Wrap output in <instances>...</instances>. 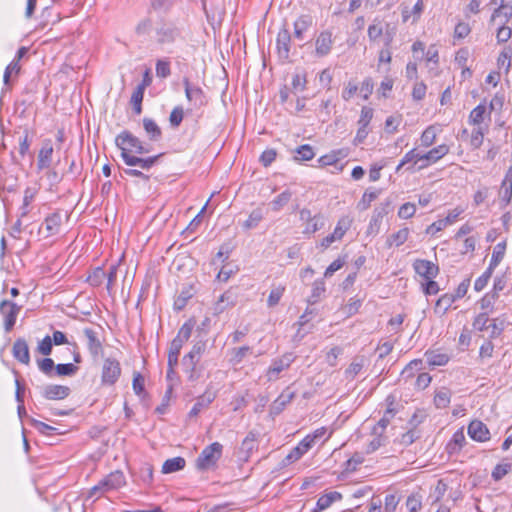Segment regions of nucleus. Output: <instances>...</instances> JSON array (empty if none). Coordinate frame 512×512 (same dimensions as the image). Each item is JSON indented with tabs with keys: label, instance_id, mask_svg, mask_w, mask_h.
<instances>
[{
	"label": "nucleus",
	"instance_id": "6e6552de",
	"mask_svg": "<svg viewBox=\"0 0 512 512\" xmlns=\"http://www.w3.org/2000/svg\"><path fill=\"white\" fill-rule=\"evenodd\" d=\"M205 349V342L198 341L193 345L191 351L183 357L182 364L187 371H190L191 373L195 371L196 365L200 361Z\"/></svg>",
	"mask_w": 512,
	"mask_h": 512
},
{
	"label": "nucleus",
	"instance_id": "0e129e2a",
	"mask_svg": "<svg viewBox=\"0 0 512 512\" xmlns=\"http://www.w3.org/2000/svg\"><path fill=\"white\" fill-rule=\"evenodd\" d=\"M416 212V206L413 203L407 202L404 203L398 211V216L402 219L411 218Z\"/></svg>",
	"mask_w": 512,
	"mask_h": 512
},
{
	"label": "nucleus",
	"instance_id": "bf43d9fd",
	"mask_svg": "<svg viewBox=\"0 0 512 512\" xmlns=\"http://www.w3.org/2000/svg\"><path fill=\"white\" fill-rule=\"evenodd\" d=\"M350 225H351V220L349 218H347V217L341 218L338 221L333 234L335 235V237H337L340 240L344 236L346 231L350 228Z\"/></svg>",
	"mask_w": 512,
	"mask_h": 512
},
{
	"label": "nucleus",
	"instance_id": "864d4df0",
	"mask_svg": "<svg viewBox=\"0 0 512 512\" xmlns=\"http://www.w3.org/2000/svg\"><path fill=\"white\" fill-rule=\"evenodd\" d=\"M106 279V272L104 269L98 267L89 275L88 282L90 285L97 287L100 286Z\"/></svg>",
	"mask_w": 512,
	"mask_h": 512
},
{
	"label": "nucleus",
	"instance_id": "3c124183",
	"mask_svg": "<svg viewBox=\"0 0 512 512\" xmlns=\"http://www.w3.org/2000/svg\"><path fill=\"white\" fill-rule=\"evenodd\" d=\"M324 292H325V283H324V281L323 280H316L313 283L312 293H311V296H310V298L308 300L309 303H311V304L316 303Z\"/></svg>",
	"mask_w": 512,
	"mask_h": 512
},
{
	"label": "nucleus",
	"instance_id": "20e7f679",
	"mask_svg": "<svg viewBox=\"0 0 512 512\" xmlns=\"http://www.w3.org/2000/svg\"><path fill=\"white\" fill-rule=\"evenodd\" d=\"M121 375V366L118 360L106 358L102 366L101 382L103 385H114Z\"/></svg>",
	"mask_w": 512,
	"mask_h": 512
},
{
	"label": "nucleus",
	"instance_id": "b1692460",
	"mask_svg": "<svg viewBox=\"0 0 512 512\" xmlns=\"http://www.w3.org/2000/svg\"><path fill=\"white\" fill-rule=\"evenodd\" d=\"M215 395L213 393H204L200 397L197 398L195 404L189 412L190 417L197 416L204 408L208 407L210 403L214 400Z\"/></svg>",
	"mask_w": 512,
	"mask_h": 512
},
{
	"label": "nucleus",
	"instance_id": "1a4fd4ad",
	"mask_svg": "<svg viewBox=\"0 0 512 512\" xmlns=\"http://www.w3.org/2000/svg\"><path fill=\"white\" fill-rule=\"evenodd\" d=\"M413 269L425 281L434 279L439 274V267L433 262L425 259H416L413 262Z\"/></svg>",
	"mask_w": 512,
	"mask_h": 512
},
{
	"label": "nucleus",
	"instance_id": "ddd939ff",
	"mask_svg": "<svg viewBox=\"0 0 512 512\" xmlns=\"http://www.w3.org/2000/svg\"><path fill=\"white\" fill-rule=\"evenodd\" d=\"M468 435L477 442H486L490 439V431L480 420H473L468 425Z\"/></svg>",
	"mask_w": 512,
	"mask_h": 512
},
{
	"label": "nucleus",
	"instance_id": "69168bd1",
	"mask_svg": "<svg viewBox=\"0 0 512 512\" xmlns=\"http://www.w3.org/2000/svg\"><path fill=\"white\" fill-rule=\"evenodd\" d=\"M421 286L425 295H436L440 290L438 283L434 279L421 282Z\"/></svg>",
	"mask_w": 512,
	"mask_h": 512
},
{
	"label": "nucleus",
	"instance_id": "a19ab883",
	"mask_svg": "<svg viewBox=\"0 0 512 512\" xmlns=\"http://www.w3.org/2000/svg\"><path fill=\"white\" fill-rule=\"evenodd\" d=\"M368 38L371 42H375L383 35V25L377 18L374 19L373 23L368 27Z\"/></svg>",
	"mask_w": 512,
	"mask_h": 512
},
{
	"label": "nucleus",
	"instance_id": "412c9836",
	"mask_svg": "<svg viewBox=\"0 0 512 512\" xmlns=\"http://www.w3.org/2000/svg\"><path fill=\"white\" fill-rule=\"evenodd\" d=\"M180 34L179 28L172 24H165L157 31L158 41L163 44L174 42Z\"/></svg>",
	"mask_w": 512,
	"mask_h": 512
},
{
	"label": "nucleus",
	"instance_id": "f704fd0d",
	"mask_svg": "<svg viewBox=\"0 0 512 512\" xmlns=\"http://www.w3.org/2000/svg\"><path fill=\"white\" fill-rule=\"evenodd\" d=\"M380 194V191H369V190H366L362 196V198L360 199V201L357 203V209L360 210V211H365L367 210L371 203L377 199V197L379 196Z\"/></svg>",
	"mask_w": 512,
	"mask_h": 512
},
{
	"label": "nucleus",
	"instance_id": "680f3d73",
	"mask_svg": "<svg viewBox=\"0 0 512 512\" xmlns=\"http://www.w3.org/2000/svg\"><path fill=\"white\" fill-rule=\"evenodd\" d=\"M183 117H184L183 108L180 106H176L171 111L170 116H169L170 125L174 128H177L181 124Z\"/></svg>",
	"mask_w": 512,
	"mask_h": 512
},
{
	"label": "nucleus",
	"instance_id": "0eeeda50",
	"mask_svg": "<svg viewBox=\"0 0 512 512\" xmlns=\"http://www.w3.org/2000/svg\"><path fill=\"white\" fill-rule=\"evenodd\" d=\"M20 309V306L8 300H3L0 303V313L4 316V328L6 332H10L14 327Z\"/></svg>",
	"mask_w": 512,
	"mask_h": 512
},
{
	"label": "nucleus",
	"instance_id": "052dcab7",
	"mask_svg": "<svg viewBox=\"0 0 512 512\" xmlns=\"http://www.w3.org/2000/svg\"><path fill=\"white\" fill-rule=\"evenodd\" d=\"M511 470V464L510 463H505V464H497L492 473H491V477L495 480V481H499L501 480L505 475H507L509 473V471Z\"/></svg>",
	"mask_w": 512,
	"mask_h": 512
},
{
	"label": "nucleus",
	"instance_id": "4468645a",
	"mask_svg": "<svg viewBox=\"0 0 512 512\" xmlns=\"http://www.w3.org/2000/svg\"><path fill=\"white\" fill-rule=\"evenodd\" d=\"M333 39L330 31H322L315 40V54L318 57L328 55L332 49Z\"/></svg>",
	"mask_w": 512,
	"mask_h": 512
},
{
	"label": "nucleus",
	"instance_id": "2eb2a0df",
	"mask_svg": "<svg viewBox=\"0 0 512 512\" xmlns=\"http://www.w3.org/2000/svg\"><path fill=\"white\" fill-rule=\"evenodd\" d=\"M449 153V146L446 144H441L427 153L422 154V164L419 166V169H423L429 166L431 163H435L440 160L442 157Z\"/></svg>",
	"mask_w": 512,
	"mask_h": 512
},
{
	"label": "nucleus",
	"instance_id": "de8ad7c7",
	"mask_svg": "<svg viewBox=\"0 0 512 512\" xmlns=\"http://www.w3.org/2000/svg\"><path fill=\"white\" fill-rule=\"evenodd\" d=\"M498 295L493 293L492 291L486 293L481 300L479 301L480 307L482 310H485V312H492L494 303L498 299Z\"/></svg>",
	"mask_w": 512,
	"mask_h": 512
},
{
	"label": "nucleus",
	"instance_id": "5fc2aeb1",
	"mask_svg": "<svg viewBox=\"0 0 512 512\" xmlns=\"http://www.w3.org/2000/svg\"><path fill=\"white\" fill-rule=\"evenodd\" d=\"M511 54H512V51L509 48L507 50L502 51L499 54L498 59H497L498 68L499 69L503 68L506 73H508L509 68L511 66Z\"/></svg>",
	"mask_w": 512,
	"mask_h": 512
},
{
	"label": "nucleus",
	"instance_id": "f03ea898",
	"mask_svg": "<svg viewBox=\"0 0 512 512\" xmlns=\"http://www.w3.org/2000/svg\"><path fill=\"white\" fill-rule=\"evenodd\" d=\"M223 446L219 442H214L205 447L196 460V466L199 470H207L214 466L222 455Z\"/></svg>",
	"mask_w": 512,
	"mask_h": 512
},
{
	"label": "nucleus",
	"instance_id": "79ce46f5",
	"mask_svg": "<svg viewBox=\"0 0 512 512\" xmlns=\"http://www.w3.org/2000/svg\"><path fill=\"white\" fill-rule=\"evenodd\" d=\"M315 156L313 147L309 144H304L296 149L295 160L297 161H308Z\"/></svg>",
	"mask_w": 512,
	"mask_h": 512
},
{
	"label": "nucleus",
	"instance_id": "c9c22d12",
	"mask_svg": "<svg viewBox=\"0 0 512 512\" xmlns=\"http://www.w3.org/2000/svg\"><path fill=\"white\" fill-rule=\"evenodd\" d=\"M252 349L249 346H242L238 348H233L230 351V362L234 365H238L242 362V360L250 354Z\"/></svg>",
	"mask_w": 512,
	"mask_h": 512
},
{
	"label": "nucleus",
	"instance_id": "aec40b11",
	"mask_svg": "<svg viewBox=\"0 0 512 512\" xmlns=\"http://www.w3.org/2000/svg\"><path fill=\"white\" fill-rule=\"evenodd\" d=\"M71 390L68 386L47 385L44 388L43 396L48 400H62L69 396Z\"/></svg>",
	"mask_w": 512,
	"mask_h": 512
},
{
	"label": "nucleus",
	"instance_id": "f8f14e48",
	"mask_svg": "<svg viewBox=\"0 0 512 512\" xmlns=\"http://www.w3.org/2000/svg\"><path fill=\"white\" fill-rule=\"evenodd\" d=\"M238 299V294L236 292L235 288H230L227 291H225L218 299V301L215 303L214 306V313L215 314H221L226 309L233 307Z\"/></svg>",
	"mask_w": 512,
	"mask_h": 512
},
{
	"label": "nucleus",
	"instance_id": "423d86ee",
	"mask_svg": "<svg viewBox=\"0 0 512 512\" xmlns=\"http://www.w3.org/2000/svg\"><path fill=\"white\" fill-rule=\"evenodd\" d=\"M294 358L292 354L287 353L281 356L280 358H276L272 361L270 367L266 371L267 381L273 382L279 379L280 373L290 367Z\"/></svg>",
	"mask_w": 512,
	"mask_h": 512
},
{
	"label": "nucleus",
	"instance_id": "dca6fc26",
	"mask_svg": "<svg viewBox=\"0 0 512 512\" xmlns=\"http://www.w3.org/2000/svg\"><path fill=\"white\" fill-rule=\"evenodd\" d=\"M162 156V154L151 156L147 158H141L137 157L135 155H125L124 156V162L128 166H138L139 168L143 170H149L151 167H153L159 158Z\"/></svg>",
	"mask_w": 512,
	"mask_h": 512
},
{
	"label": "nucleus",
	"instance_id": "4c0bfd02",
	"mask_svg": "<svg viewBox=\"0 0 512 512\" xmlns=\"http://www.w3.org/2000/svg\"><path fill=\"white\" fill-rule=\"evenodd\" d=\"M182 347L183 345L172 340L168 353V366L171 371H173L174 366L178 363V357Z\"/></svg>",
	"mask_w": 512,
	"mask_h": 512
},
{
	"label": "nucleus",
	"instance_id": "ea45409f",
	"mask_svg": "<svg viewBox=\"0 0 512 512\" xmlns=\"http://www.w3.org/2000/svg\"><path fill=\"white\" fill-rule=\"evenodd\" d=\"M364 367V359L356 358L345 370V376L347 379L353 380Z\"/></svg>",
	"mask_w": 512,
	"mask_h": 512
},
{
	"label": "nucleus",
	"instance_id": "13d9d810",
	"mask_svg": "<svg viewBox=\"0 0 512 512\" xmlns=\"http://www.w3.org/2000/svg\"><path fill=\"white\" fill-rule=\"evenodd\" d=\"M340 153H341L340 151H332L328 154L321 156L317 160V162L319 163V166H321V167L334 165L339 161Z\"/></svg>",
	"mask_w": 512,
	"mask_h": 512
},
{
	"label": "nucleus",
	"instance_id": "c756f323",
	"mask_svg": "<svg viewBox=\"0 0 512 512\" xmlns=\"http://www.w3.org/2000/svg\"><path fill=\"white\" fill-rule=\"evenodd\" d=\"M341 499L342 495L337 491L326 493L319 497L317 501L318 510H325L329 508L333 502Z\"/></svg>",
	"mask_w": 512,
	"mask_h": 512
},
{
	"label": "nucleus",
	"instance_id": "338daca9",
	"mask_svg": "<svg viewBox=\"0 0 512 512\" xmlns=\"http://www.w3.org/2000/svg\"><path fill=\"white\" fill-rule=\"evenodd\" d=\"M191 297L192 293L189 290H183L174 301V309L178 311L182 310Z\"/></svg>",
	"mask_w": 512,
	"mask_h": 512
},
{
	"label": "nucleus",
	"instance_id": "09e8293b",
	"mask_svg": "<svg viewBox=\"0 0 512 512\" xmlns=\"http://www.w3.org/2000/svg\"><path fill=\"white\" fill-rule=\"evenodd\" d=\"M506 251V242L498 243L493 250L491 257V266H498V264L502 261Z\"/></svg>",
	"mask_w": 512,
	"mask_h": 512
},
{
	"label": "nucleus",
	"instance_id": "5701e85b",
	"mask_svg": "<svg viewBox=\"0 0 512 512\" xmlns=\"http://www.w3.org/2000/svg\"><path fill=\"white\" fill-rule=\"evenodd\" d=\"M62 224V216L59 212H54L48 215L44 221V229L46 231V237L56 235L60 231Z\"/></svg>",
	"mask_w": 512,
	"mask_h": 512
},
{
	"label": "nucleus",
	"instance_id": "774afa93",
	"mask_svg": "<svg viewBox=\"0 0 512 512\" xmlns=\"http://www.w3.org/2000/svg\"><path fill=\"white\" fill-rule=\"evenodd\" d=\"M312 26V17L309 15H301L294 22V28L306 32Z\"/></svg>",
	"mask_w": 512,
	"mask_h": 512
},
{
	"label": "nucleus",
	"instance_id": "9b49d317",
	"mask_svg": "<svg viewBox=\"0 0 512 512\" xmlns=\"http://www.w3.org/2000/svg\"><path fill=\"white\" fill-rule=\"evenodd\" d=\"M83 334L87 339V348L94 360H97L103 354V346L98 334L92 328H84Z\"/></svg>",
	"mask_w": 512,
	"mask_h": 512
},
{
	"label": "nucleus",
	"instance_id": "a211bd4d",
	"mask_svg": "<svg viewBox=\"0 0 512 512\" xmlns=\"http://www.w3.org/2000/svg\"><path fill=\"white\" fill-rule=\"evenodd\" d=\"M12 354L19 362L28 365L30 363L29 347L25 339L18 338L12 347Z\"/></svg>",
	"mask_w": 512,
	"mask_h": 512
},
{
	"label": "nucleus",
	"instance_id": "6ab92c4d",
	"mask_svg": "<svg viewBox=\"0 0 512 512\" xmlns=\"http://www.w3.org/2000/svg\"><path fill=\"white\" fill-rule=\"evenodd\" d=\"M53 146L51 140H45L39 151L37 167L39 170L49 168L52 162Z\"/></svg>",
	"mask_w": 512,
	"mask_h": 512
},
{
	"label": "nucleus",
	"instance_id": "2f4dec72",
	"mask_svg": "<svg viewBox=\"0 0 512 512\" xmlns=\"http://www.w3.org/2000/svg\"><path fill=\"white\" fill-rule=\"evenodd\" d=\"M425 356L429 365L432 366H443L446 365L449 361V356L447 354L437 351H427Z\"/></svg>",
	"mask_w": 512,
	"mask_h": 512
},
{
	"label": "nucleus",
	"instance_id": "a878e982",
	"mask_svg": "<svg viewBox=\"0 0 512 512\" xmlns=\"http://www.w3.org/2000/svg\"><path fill=\"white\" fill-rule=\"evenodd\" d=\"M186 461L182 457H174L167 459L162 466L163 474H170L182 470L185 467Z\"/></svg>",
	"mask_w": 512,
	"mask_h": 512
},
{
	"label": "nucleus",
	"instance_id": "f257e3e1",
	"mask_svg": "<svg viewBox=\"0 0 512 512\" xmlns=\"http://www.w3.org/2000/svg\"><path fill=\"white\" fill-rule=\"evenodd\" d=\"M116 146L121 150V157L124 160L125 155L145 154L150 152V148L133 135L130 131L124 130L117 135L115 139Z\"/></svg>",
	"mask_w": 512,
	"mask_h": 512
},
{
	"label": "nucleus",
	"instance_id": "39448f33",
	"mask_svg": "<svg viewBox=\"0 0 512 512\" xmlns=\"http://www.w3.org/2000/svg\"><path fill=\"white\" fill-rule=\"evenodd\" d=\"M185 96L187 100L196 108H200L206 104V96L204 91L197 85L190 82L189 78L184 77L182 80Z\"/></svg>",
	"mask_w": 512,
	"mask_h": 512
},
{
	"label": "nucleus",
	"instance_id": "f3484780",
	"mask_svg": "<svg viewBox=\"0 0 512 512\" xmlns=\"http://www.w3.org/2000/svg\"><path fill=\"white\" fill-rule=\"evenodd\" d=\"M312 438L305 437L299 444L294 447L291 452L285 457V463H292L300 459L306 452L312 448Z\"/></svg>",
	"mask_w": 512,
	"mask_h": 512
},
{
	"label": "nucleus",
	"instance_id": "72a5a7b5",
	"mask_svg": "<svg viewBox=\"0 0 512 512\" xmlns=\"http://www.w3.org/2000/svg\"><path fill=\"white\" fill-rule=\"evenodd\" d=\"M450 399L451 392L446 388H442L436 392L434 396V404L437 408L443 409L448 407V405L450 404Z\"/></svg>",
	"mask_w": 512,
	"mask_h": 512
},
{
	"label": "nucleus",
	"instance_id": "cd10ccee",
	"mask_svg": "<svg viewBox=\"0 0 512 512\" xmlns=\"http://www.w3.org/2000/svg\"><path fill=\"white\" fill-rule=\"evenodd\" d=\"M143 127H144L145 132L149 136L150 140L158 141L161 138V136H162L161 129L153 119L144 118L143 119Z\"/></svg>",
	"mask_w": 512,
	"mask_h": 512
},
{
	"label": "nucleus",
	"instance_id": "603ef678",
	"mask_svg": "<svg viewBox=\"0 0 512 512\" xmlns=\"http://www.w3.org/2000/svg\"><path fill=\"white\" fill-rule=\"evenodd\" d=\"M21 66L18 63V60H13L5 69L4 75H3V82L5 85L10 84L11 76L18 75L20 72Z\"/></svg>",
	"mask_w": 512,
	"mask_h": 512
},
{
	"label": "nucleus",
	"instance_id": "37998d69",
	"mask_svg": "<svg viewBox=\"0 0 512 512\" xmlns=\"http://www.w3.org/2000/svg\"><path fill=\"white\" fill-rule=\"evenodd\" d=\"M262 219H263L262 209H260V208L254 209L250 213L248 219L244 222L243 227L247 230L253 229L258 226V224L260 223V221Z\"/></svg>",
	"mask_w": 512,
	"mask_h": 512
},
{
	"label": "nucleus",
	"instance_id": "7ed1b4c3",
	"mask_svg": "<svg viewBox=\"0 0 512 512\" xmlns=\"http://www.w3.org/2000/svg\"><path fill=\"white\" fill-rule=\"evenodd\" d=\"M125 476L122 471L116 470L107 475L104 479H102L98 485L94 486L89 494L90 496H95L98 491H110L116 490L125 485Z\"/></svg>",
	"mask_w": 512,
	"mask_h": 512
},
{
	"label": "nucleus",
	"instance_id": "473e14b6",
	"mask_svg": "<svg viewBox=\"0 0 512 512\" xmlns=\"http://www.w3.org/2000/svg\"><path fill=\"white\" fill-rule=\"evenodd\" d=\"M194 322L189 320L185 322L182 327L179 329L177 336L173 339V341L178 342L183 345L188 339L191 337L192 330L194 328Z\"/></svg>",
	"mask_w": 512,
	"mask_h": 512
},
{
	"label": "nucleus",
	"instance_id": "e2e57ef3",
	"mask_svg": "<svg viewBox=\"0 0 512 512\" xmlns=\"http://www.w3.org/2000/svg\"><path fill=\"white\" fill-rule=\"evenodd\" d=\"M171 74L170 63L167 60H158L156 62V75L159 78H167Z\"/></svg>",
	"mask_w": 512,
	"mask_h": 512
},
{
	"label": "nucleus",
	"instance_id": "58836bf2",
	"mask_svg": "<svg viewBox=\"0 0 512 512\" xmlns=\"http://www.w3.org/2000/svg\"><path fill=\"white\" fill-rule=\"evenodd\" d=\"M487 131V127L477 126L471 132L470 145L474 149H478L484 140V134Z\"/></svg>",
	"mask_w": 512,
	"mask_h": 512
},
{
	"label": "nucleus",
	"instance_id": "a18cd8bd",
	"mask_svg": "<svg viewBox=\"0 0 512 512\" xmlns=\"http://www.w3.org/2000/svg\"><path fill=\"white\" fill-rule=\"evenodd\" d=\"M488 314V312H483L477 315L473 321V328L480 332L489 330V323L491 320L489 319Z\"/></svg>",
	"mask_w": 512,
	"mask_h": 512
},
{
	"label": "nucleus",
	"instance_id": "49530a36",
	"mask_svg": "<svg viewBox=\"0 0 512 512\" xmlns=\"http://www.w3.org/2000/svg\"><path fill=\"white\" fill-rule=\"evenodd\" d=\"M292 193L288 190H285L281 194H279L272 202L271 206L273 211L281 210L291 199Z\"/></svg>",
	"mask_w": 512,
	"mask_h": 512
},
{
	"label": "nucleus",
	"instance_id": "9d476101",
	"mask_svg": "<svg viewBox=\"0 0 512 512\" xmlns=\"http://www.w3.org/2000/svg\"><path fill=\"white\" fill-rule=\"evenodd\" d=\"M290 46H291V34L289 29L284 25L276 39V47L277 53L280 59L288 60L290 56Z\"/></svg>",
	"mask_w": 512,
	"mask_h": 512
},
{
	"label": "nucleus",
	"instance_id": "7c9ffc66",
	"mask_svg": "<svg viewBox=\"0 0 512 512\" xmlns=\"http://www.w3.org/2000/svg\"><path fill=\"white\" fill-rule=\"evenodd\" d=\"M486 115V107L483 104L476 106L469 114L468 122L474 126H482Z\"/></svg>",
	"mask_w": 512,
	"mask_h": 512
},
{
	"label": "nucleus",
	"instance_id": "e433bc0d",
	"mask_svg": "<svg viewBox=\"0 0 512 512\" xmlns=\"http://www.w3.org/2000/svg\"><path fill=\"white\" fill-rule=\"evenodd\" d=\"M408 235H409V229L408 228L400 229L398 232L393 233L392 235H390L387 238V245L389 247H391L393 244L395 246H400V245H402L403 243L406 242V240L408 238Z\"/></svg>",
	"mask_w": 512,
	"mask_h": 512
},
{
	"label": "nucleus",
	"instance_id": "c03bdc74",
	"mask_svg": "<svg viewBox=\"0 0 512 512\" xmlns=\"http://www.w3.org/2000/svg\"><path fill=\"white\" fill-rule=\"evenodd\" d=\"M437 130L434 126H428L421 135V145L424 147H430L436 140Z\"/></svg>",
	"mask_w": 512,
	"mask_h": 512
},
{
	"label": "nucleus",
	"instance_id": "6e6d98bb",
	"mask_svg": "<svg viewBox=\"0 0 512 512\" xmlns=\"http://www.w3.org/2000/svg\"><path fill=\"white\" fill-rule=\"evenodd\" d=\"M285 291V287L283 286H277V287H274L269 296H268V299H267V304H268V307H274L276 306L281 297L283 296V293Z\"/></svg>",
	"mask_w": 512,
	"mask_h": 512
},
{
	"label": "nucleus",
	"instance_id": "bb28decb",
	"mask_svg": "<svg viewBox=\"0 0 512 512\" xmlns=\"http://www.w3.org/2000/svg\"><path fill=\"white\" fill-rule=\"evenodd\" d=\"M502 200L507 204L512 202V165L506 172L505 178L501 186Z\"/></svg>",
	"mask_w": 512,
	"mask_h": 512
},
{
	"label": "nucleus",
	"instance_id": "8fccbe9b",
	"mask_svg": "<svg viewBox=\"0 0 512 512\" xmlns=\"http://www.w3.org/2000/svg\"><path fill=\"white\" fill-rule=\"evenodd\" d=\"M78 367L72 363L55 365V372L58 376H73L77 373Z\"/></svg>",
	"mask_w": 512,
	"mask_h": 512
},
{
	"label": "nucleus",
	"instance_id": "c85d7f7f",
	"mask_svg": "<svg viewBox=\"0 0 512 512\" xmlns=\"http://www.w3.org/2000/svg\"><path fill=\"white\" fill-rule=\"evenodd\" d=\"M456 300L457 299L454 297L453 294L446 293L442 295L436 301L435 312L440 315H444Z\"/></svg>",
	"mask_w": 512,
	"mask_h": 512
},
{
	"label": "nucleus",
	"instance_id": "4d7b16f0",
	"mask_svg": "<svg viewBox=\"0 0 512 512\" xmlns=\"http://www.w3.org/2000/svg\"><path fill=\"white\" fill-rule=\"evenodd\" d=\"M144 97V91L141 88H136L131 97V103L133 105V110L136 114H141L142 112V101Z\"/></svg>",
	"mask_w": 512,
	"mask_h": 512
},
{
	"label": "nucleus",
	"instance_id": "393cba45",
	"mask_svg": "<svg viewBox=\"0 0 512 512\" xmlns=\"http://www.w3.org/2000/svg\"><path fill=\"white\" fill-rule=\"evenodd\" d=\"M465 442H466V439H465V435H464L463 430L462 429L457 430L453 434L452 439L450 440V442L447 444L446 449H447L448 453H450V454L457 453L463 447Z\"/></svg>",
	"mask_w": 512,
	"mask_h": 512
},
{
	"label": "nucleus",
	"instance_id": "4be33fe9",
	"mask_svg": "<svg viewBox=\"0 0 512 512\" xmlns=\"http://www.w3.org/2000/svg\"><path fill=\"white\" fill-rule=\"evenodd\" d=\"M294 396L295 393L293 391H290L289 388L284 390L271 404L270 413L272 415L280 414L284 410L285 406L292 401Z\"/></svg>",
	"mask_w": 512,
	"mask_h": 512
}]
</instances>
